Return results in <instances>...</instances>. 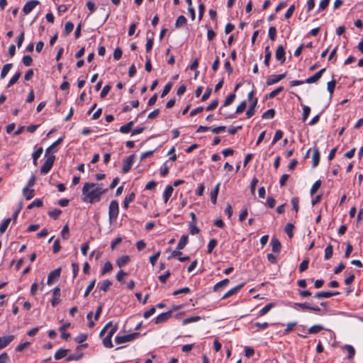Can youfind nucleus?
I'll use <instances>...</instances> for the list:
<instances>
[{
	"mask_svg": "<svg viewBox=\"0 0 363 363\" xmlns=\"http://www.w3.org/2000/svg\"><path fill=\"white\" fill-rule=\"evenodd\" d=\"M107 189H103L101 184L86 182L82 188V201L94 203L101 200V196L106 193Z\"/></svg>",
	"mask_w": 363,
	"mask_h": 363,
	"instance_id": "f257e3e1",
	"label": "nucleus"
},
{
	"mask_svg": "<svg viewBox=\"0 0 363 363\" xmlns=\"http://www.w3.org/2000/svg\"><path fill=\"white\" fill-rule=\"evenodd\" d=\"M119 213L118 203L117 201H111L108 207V217L110 222L115 220Z\"/></svg>",
	"mask_w": 363,
	"mask_h": 363,
	"instance_id": "f03ea898",
	"label": "nucleus"
},
{
	"mask_svg": "<svg viewBox=\"0 0 363 363\" xmlns=\"http://www.w3.org/2000/svg\"><path fill=\"white\" fill-rule=\"evenodd\" d=\"M55 160V155H49L40 168V173L42 174H48L50 172V170L51 169L52 167L53 166Z\"/></svg>",
	"mask_w": 363,
	"mask_h": 363,
	"instance_id": "7ed1b4c3",
	"label": "nucleus"
},
{
	"mask_svg": "<svg viewBox=\"0 0 363 363\" xmlns=\"http://www.w3.org/2000/svg\"><path fill=\"white\" fill-rule=\"evenodd\" d=\"M139 333H133L126 335L116 336L115 341L117 344L120 345L124 342H130L133 340L135 337L140 336Z\"/></svg>",
	"mask_w": 363,
	"mask_h": 363,
	"instance_id": "20e7f679",
	"label": "nucleus"
},
{
	"mask_svg": "<svg viewBox=\"0 0 363 363\" xmlns=\"http://www.w3.org/2000/svg\"><path fill=\"white\" fill-rule=\"evenodd\" d=\"M286 73H284V74H281L271 75L267 79L266 84L268 86L274 84L279 82V81L282 80L283 79H284L286 77Z\"/></svg>",
	"mask_w": 363,
	"mask_h": 363,
	"instance_id": "39448f33",
	"label": "nucleus"
},
{
	"mask_svg": "<svg viewBox=\"0 0 363 363\" xmlns=\"http://www.w3.org/2000/svg\"><path fill=\"white\" fill-rule=\"evenodd\" d=\"M39 4L40 2L38 0H30L28 1L23 8V12L25 15L28 14Z\"/></svg>",
	"mask_w": 363,
	"mask_h": 363,
	"instance_id": "423d86ee",
	"label": "nucleus"
},
{
	"mask_svg": "<svg viewBox=\"0 0 363 363\" xmlns=\"http://www.w3.org/2000/svg\"><path fill=\"white\" fill-rule=\"evenodd\" d=\"M325 72V68L320 69L318 72L315 73L313 76L307 78L305 81L307 84H312L318 82L322 77L323 74Z\"/></svg>",
	"mask_w": 363,
	"mask_h": 363,
	"instance_id": "0eeeda50",
	"label": "nucleus"
},
{
	"mask_svg": "<svg viewBox=\"0 0 363 363\" xmlns=\"http://www.w3.org/2000/svg\"><path fill=\"white\" fill-rule=\"evenodd\" d=\"M275 57L277 60L279 61L281 64H283L286 60L285 50L282 45H279L275 52Z\"/></svg>",
	"mask_w": 363,
	"mask_h": 363,
	"instance_id": "6e6552de",
	"label": "nucleus"
},
{
	"mask_svg": "<svg viewBox=\"0 0 363 363\" xmlns=\"http://www.w3.org/2000/svg\"><path fill=\"white\" fill-rule=\"evenodd\" d=\"M340 294L339 291H319L315 294L314 297L316 298H328L333 296H337Z\"/></svg>",
	"mask_w": 363,
	"mask_h": 363,
	"instance_id": "1a4fd4ad",
	"label": "nucleus"
},
{
	"mask_svg": "<svg viewBox=\"0 0 363 363\" xmlns=\"http://www.w3.org/2000/svg\"><path fill=\"white\" fill-rule=\"evenodd\" d=\"M295 306L300 307L303 310H311L315 312H319L320 308L317 306H311L309 303H296Z\"/></svg>",
	"mask_w": 363,
	"mask_h": 363,
	"instance_id": "9d476101",
	"label": "nucleus"
},
{
	"mask_svg": "<svg viewBox=\"0 0 363 363\" xmlns=\"http://www.w3.org/2000/svg\"><path fill=\"white\" fill-rule=\"evenodd\" d=\"M133 161H134V155H131L126 158V160L123 162V165L122 167L123 173H127L131 169Z\"/></svg>",
	"mask_w": 363,
	"mask_h": 363,
	"instance_id": "9b49d317",
	"label": "nucleus"
},
{
	"mask_svg": "<svg viewBox=\"0 0 363 363\" xmlns=\"http://www.w3.org/2000/svg\"><path fill=\"white\" fill-rule=\"evenodd\" d=\"M172 316V311L162 313L157 315L155 319V323L156 324H160L162 323L166 322L169 318H170Z\"/></svg>",
	"mask_w": 363,
	"mask_h": 363,
	"instance_id": "f8f14e48",
	"label": "nucleus"
},
{
	"mask_svg": "<svg viewBox=\"0 0 363 363\" xmlns=\"http://www.w3.org/2000/svg\"><path fill=\"white\" fill-rule=\"evenodd\" d=\"M60 301V289L56 287L53 290V298L51 301V304L53 307H55Z\"/></svg>",
	"mask_w": 363,
	"mask_h": 363,
	"instance_id": "ddd939ff",
	"label": "nucleus"
},
{
	"mask_svg": "<svg viewBox=\"0 0 363 363\" xmlns=\"http://www.w3.org/2000/svg\"><path fill=\"white\" fill-rule=\"evenodd\" d=\"M14 339V335H10L0 337V350L6 347Z\"/></svg>",
	"mask_w": 363,
	"mask_h": 363,
	"instance_id": "4468645a",
	"label": "nucleus"
},
{
	"mask_svg": "<svg viewBox=\"0 0 363 363\" xmlns=\"http://www.w3.org/2000/svg\"><path fill=\"white\" fill-rule=\"evenodd\" d=\"M61 273V268H57L55 270L52 271L48 277V284H50L52 283L54 279H56L60 277Z\"/></svg>",
	"mask_w": 363,
	"mask_h": 363,
	"instance_id": "2eb2a0df",
	"label": "nucleus"
},
{
	"mask_svg": "<svg viewBox=\"0 0 363 363\" xmlns=\"http://www.w3.org/2000/svg\"><path fill=\"white\" fill-rule=\"evenodd\" d=\"M320 152L317 147H313V154L312 157V167L315 168L318 166L320 162Z\"/></svg>",
	"mask_w": 363,
	"mask_h": 363,
	"instance_id": "dca6fc26",
	"label": "nucleus"
},
{
	"mask_svg": "<svg viewBox=\"0 0 363 363\" xmlns=\"http://www.w3.org/2000/svg\"><path fill=\"white\" fill-rule=\"evenodd\" d=\"M244 286V283H242L236 286H235L234 288L230 289L228 291H227L224 295L222 297L223 299H225V298H228V297L235 294L236 293H238V291L242 289Z\"/></svg>",
	"mask_w": 363,
	"mask_h": 363,
	"instance_id": "f3484780",
	"label": "nucleus"
},
{
	"mask_svg": "<svg viewBox=\"0 0 363 363\" xmlns=\"http://www.w3.org/2000/svg\"><path fill=\"white\" fill-rule=\"evenodd\" d=\"M272 250L274 252H279L281 245L277 238H273L271 240Z\"/></svg>",
	"mask_w": 363,
	"mask_h": 363,
	"instance_id": "a211bd4d",
	"label": "nucleus"
},
{
	"mask_svg": "<svg viewBox=\"0 0 363 363\" xmlns=\"http://www.w3.org/2000/svg\"><path fill=\"white\" fill-rule=\"evenodd\" d=\"M220 183H218L213 189L211 191V201L213 204L216 203L217 197L219 191Z\"/></svg>",
	"mask_w": 363,
	"mask_h": 363,
	"instance_id": "6ab92c4d",
	"label": "nucleus"
},
{
	"mask_svg": "<svg viewBox=\"0 0 363 363\" xmlns=\"http://www.w3.org/2000/svg\"><path fill=\"white\" fill-rule=\"evenodd\" d=\"M174 191L173 186L171 185H169L166 187L164 193H163V198L164 203H167L169 198L171 197L172 192Z\"/></svg>",
	"mask_w": 363,
	"mask_h": 363,
	"instance_id": "aec40b11",
	"label": "nucleus"
},
{
	"mask_svg": "<svg viewBox=\"0 0 363 363\" xmlns=\"http://www.w3.org/2000/svg\"><path fill=\"white\" fill-rule=\"evenodd\" d=\"M70 323H65L61 325L59 328V330L61 332V337L65 340H67L70 337V334L69 333H66L65 330L68 327H69Z\"/></svg>",
	"mask_w": 363,
	"mask_h": 363,
	"instance_id": "412c9836",
	"label": "nucleus"
},
{
	"mask_svg": "<svg viewBox=\"0 0 363 363\" xmlns=\"http://www.w3.org/2000/svg\"><path fill=\"white\" fill-rule=\"evenodd\" d=\"M188 242V235H183L177 244V249L181 250L184 248Z\"/></svg>",
	"mask_w": 363,
	"mask_h": 363,
	"instance_id": "4be33fe9",
	"label": "nucleus"
},
{
	"mask_svg": "<svg viewBox=\"0 0 363 363\" xmlns=\"http://www.w3.org/2000/svg\"><path fill=\"white\" fill-rule=\"evenodd\" d=\"M257 104V99H254L252 104L250 106L248 110L246 112L247 118L252 117L255 114V108Z\"/></svg>",
	"mask_w": 363,
	"mask_h": 363,
	"instance_id": "5701e85b",
	"label": "nucleus"
},
{
	"mask_svg": "<svg viewBox=\"0 0 363 363\" xmlns=\"http://www.w3.org/2000/svg\"><path fill=\"white\" fill-rule=\"evenodd\" d=\"M135 198V194L134 192H131L128 196H127L123 201V208L127 209L128 208L129 203L133 201Z\"/></svg>",
	"mask_w": 363,
	"mask_h": 363,
	"instance_id": "b1692460",
	"label": "nucleus"
},
{
	"mask_svg": "<svg viewBox=\"0 0 363 363\" xmlns=\"http://www.w3.org/2000/svg\"><path fill=\"white\" fill-rule=\"evenodd\" d=\"M43 151L42 147H38L32 155L33 157V162L34 165H37L38 159L40 157Z\"/></svg>",
	"mask_w": 363,
	"mask_h": 363,
	"instance_id": "393cba45",
	"label": "nucleus"
},
{
	"mask_svg": "<svg viewBox=\"0 0 363 363\" xmlns=\"http://www.w3.org/2000/svg\"><path fill=\"white\" fill-rule=\"evenodd\" d=\"M23 193L26 200H30L35 196L34 190L29 189L28 187L23 188Z\"/></svg>",
	"mask_w": 363,
	"mask_h": 363,
	"instance_id": "a878e982",
	"label": "nucleus"
},
{
	"mask_svg": "<svg viewBox=\"0 0 363 363\" xmlns=\"http://www.w3.org/2000/svg\"><path fill=\"white\" fill-rule=\"evenodd\" d=\"M129 261H130L129 256L123 255L117 259L116 263L119 267H122L124 265H125Z\"/></svg>",
	"mask_w": 363,
	"mask_h": 363,
	"instance_id": "bb28decb",
	"label": "nucleus"
},
{
	"mask_svg": "<svg viewBox=\"0 0 363 363\" xmlns=\"http://www.w3.org/2000/svg\"><path fill=\"white\" fill-rule=\"evenodd\" d=\"M69 351V350L62 349V348L58 350L55 354V356H54L55 359H60L65 357Z\"/></svg>",
	"mask_w": 363,
	"mask_h": 363,
	"instance_id": "cd10ccee",
	"label": "nucleus"
},
{
	"mask_svg": "<svg viewBox=\"0 0 363 363\" xmlns=\"http://www.w3.org/2000/svg\"><path fill=\"white\" fill-rule=\"evenodd\" d=\"M111 285L112 283L109 280H104L99 284L100 289L104 292L107 291Z\"/></svg>",
	"mask_w": 363,
	"mask_h": 363,
	"instance_id": "c85d7f7f",
	"label": "nucleus"
},
{
	"mask_svg": "<svg viewBox=\"0 0 363 363\" xmlns=\"http://www.w3.org/2000/svg\"><path fill=\"white\" fill-rule=\"evenodd\" d=\"M274 306V303H269L264 307H263L259 312L260 316L267 314L273 307Z\"/></svg>",
	"mask_w": 363,
	"mask_h": 363,
	"instance_id": "c756f323",
	"label": "nucleus"
},
{
	"mask_svg": "<svg viewBox=\"0 0 363 363\" xmlns=\"http://www.w3.org/2000/svg\"><path fill=\"white\" fill-rule=\"evenodd\" d=\"M264 52H265V55H264V63L266 66H269V61H270V59H271V55H272V52H271V50L269 49V46H267L264 49Z\"/></svg>",
	"mask_w": 363,
	"mask_h": 363,
	"instance_id": "7c9ffc66",
	"label": "nucleus"
},
{
	"mask_svg": "<svg viewBox=\"0 0 363 363\" xmlns=\"http://www.w3.org/2000/svg\"><path fill=\"white\" fill-rule=\"evenodd\" d=\"M323 329V327L321 325H314L309 328L308 330V333L309 334H316L318 333Z\"/></svg>",
	"mask_w": 363,
	"mask_h": 363,
	"instance_id": "2f4dec72",
	"label": "nucleus"
},
{
	"mask_svg": "<svg viewBox=\"0 0 363 363\" xmlns=\"http://www.w3.org/2000/svg\"><path fill=\"white\" fill-rule=\"evenodd\" d=\"M333 253V246L331 244H328V246L325 249V259L328 260L332 256Z\"/></svg>",
	"mask_w": 363,
	"mask_h": 363,
	"instance_id": "473e14b6",
	"label": "nucleus"
},
{
	"mask_svg": "<svg viewBox=\"0 0 363 363\" xmlns=\"http://www.w3.org/2000/svg\"><path fill=\"white\" fill-rule=\"evenodd\" d=\"M229 283L228 279H225L219 282H218L214 286H213V291H218L220 288L226 286Z\"/></svg>",
	"mask_w": 363,
	"mask_h": 363,
	"instance_id": "72a5a7b5",
	"label": "nucleus"
},
{
	"mask_svg": "<svg viewBox=\"0 0 363 363\" xmlns=\"http://www.w3.org/2000/svg\"><path fill=\"white\" fill-rule=\"evenodd\" d=\"M12 66H13V65L11 63H9V64H6L3 67L1 72V78L4 79L7 75L8 72L10 71Z\"/></svg>",
	"mask_w": 363,
	"mask_h": 363,
	"instance_id": "f704fd0d",
	"label": "nucleus"
},
{
	"mask_svg": "<svg viewBox=\"0 0 363 363\" xmlns=\"http://www.w3.org/2000/svg\"><path fill=\"white\" fill-rule=\"evenodd\" d=\"M11 221V218H6V219H5L4 220V222L0 225V233L2 234V233H4L6 230V229H7L9 225L10 224Z\"/></svg>",
	"mask_w": 363,
	"mask_h": 363,
	"instance_id": "c9c22d12",
	"label": "nucleus"
},
{
	"mask_svg": "<svg viewBox=\"0 0 363 363\" xmlns=\"http://www.w3.org/2000/svg\"><path fill=\"white\" fill-rule=\"evenodd\" d=\"M186 23V18L184 16H179L175 22V27L179 28L180 26Z\"/></svg>",
	"mask_w": 363,
	"mask_h": 363,
	"instance_id": "e433bc0d",
	"label": "nucleus"
},
{
	"mask_svg": "<svg viewBox=\"0 0 363 363\" xmlns=\"http://www.w3.org/2000/svg\"><path fill=\"white\" fill-rule=\"evenodd\" d=\"M294 228V225L292 223H287L285 226L284 231L290 238H291L294 235V234H293Z\"/></svg>",
	"mask_w": 363,
	"mask_h": 363,
	"instance_id": "4c0bfd02",
	"label": "nucleus"
},
{
	"mask_svg": "<svg viewBox=\"0 0 363 363\" xmlns=\"http://www.w3.org/2000/svg\"><path fill=\"white\" fill-rule=\"evenodd\" d=\"M345 349L348 353L347 358L350 359H352L355 354L354 348L350 345H345Z\"/></svg>",
	"mask_w": 363,
	"mask_h": 363,
	"instance_id": "58836bf2",
	"label": "nucleus"
},
{
	"mask_svg": "<svg viewBox=\"0 0 363 363\" xmlns=\"http://www.w3.org/2000/svg\"><path fill=\"white\" fill-rule=\"evenodd\" d=\"M189 232L191 235L198 234L200 231L199 228L196 225V223L190 222L189 224Z\"/></svg>",
	"mask_w": 363,
	"mask_h": 363,
	"instance_id": "ea45409f",
	"label": "nucleus"
},
{
	"mask_svg": "<svg viewBox=\"0 0 363 363\" xmlns=\"http://www.w3.org/2000/svg\"><path fill=\"white\" fill-rule=\"evenodd\" d=\"M321 186V181H316L311 188L310 193L311 195L315 194Z\"/></svg>",
	"mask_w": 363,
	"mask_h": 363,
	"instance_id": "a19ab883",
	"label": "nucleus"
},
{
	"mask_svg": "<svg viewBox=\"0 0 363 363\" xmlns=\"http://www.w3.org/2000/svg\"><path fill=\"white\" fill-rule=\"evenodd\" d=\"M21 75V72H16L13 77L10 79L8 84V87L13 86L14 84L17 82Z\"/></svg>",
	"mask_w": 363,
	"mask_h": 363,
	"instance_id": "79ce46f5",
	"label": "nucleus"
},
{
	"mask_svg": "<svg viewBox=\"0 0 363 363\" xmlns=\"http://www.w3.org/2000/svg\"><path fill=\"white\" fill-rule=\"evenodd\" d=\"M111 338L112 337L108 335L104 338L103 345L105 347L111 348L113 347Z\"/></svg>",
	"mask_w": 363,
	"mask_h": 363,
	"instance_id": "37998d69",
	"label": "nucleus"
},
{
	"mask_svg": "<svg viewBox=\"0 0 363 363\" xmlns=\"http://www.w3.org/2000/svg\"><path fill=\"white\" fill-rule=\"evenodd\" d=\"M61 235H62V238L65 239V240H68L69 239V227H68L67 224H66L62 228V230L61 231Z\"/></svg>",
	"mask_w": 363,
	"mask_h": 363,
	"instance_id": "c03bdc74",
	"label": "nucleus"
},
{
	"mask_svg": "<svg viewBox=\"0 0 363 363\" xmlns=\"http://www.w3.org/2000/svg\"><path fill=\"white\" fill-rule=\"evenodd\" d=\"M274 115H275L274 109L271 108V109H269L267 111H265L262 114V118H264V119H265V118H274Z\"/></svg>",
	"mask_w": 363,
	"mask_h": 363,
	"instance_id": "a18cd8bd",
	"label": "nucleus"
},
{
	"mask_svg": "<svg viewBox=\"0 0 363 363\" xmlns=\"http://www.w3.org/2000/svg\"><path fill=\"white\" fill-rule=\"evenodd\" d=\"M112 269H113L112 264L110 262H106L104 264V267L101 269V274L104 275V274H106L107 272L111 271Z\"/></svg>",
	"mask_w": 363,
	"mask_h": 363,
	"instance_id": "49530a36",
	"label": "nucleus"
},
{
	"mask_svg": "<svg viewBox=\"0 0 363 363\" xmlns=\"http://www.w3.org/2000/svg\"><path fill=\"white\" fill-rule=\"evenodd\" d=\"M199 320H201V317L199 316V315L191 316V317H189L187 318H185L183 320V325H186L188 323L196 322V321H198Z\"/></svg>",
	"mask_w": 363,
	"mask_h": 363,
	"instance_id": "de8ad7c7",
	"label": "nucleus"
},
{
	"mask_svg": "<svg viewBox=\"0 0 363 363\" xmlns=\"http://www.w3.org/2000/svg\"><path fill=\"white\" fill-rule=\"evenodd\" d=\"M95 283H96V279H94L92 280L89 284L87 286L85 291H84V297H86L88 296V295L89 294V293L91 291V290L94 289V286H95Z\"/></svg>",
	"mask_w": 363,
	"mask_h": 363,
	"instance_id": "09e8293b",
	"label": "nucleus"
},
{
	"mask_svg": "<svg viewBox=\"0 0 363 363\" xmlns=\"http://www.w3.org/2000/svg\"><path fill=\"white\" fill-rule=\"evenodd\" d=\"M74 29V24L70 22V21H68L65 23V34L67 35H69Z\"/></svg>",
	"mask_w": 363,
	"mask_h": 363,
	"instance_id": "8fccbe9b",
	"label": "nucleus"
},
{
	"mask_svg": "<svg viewBox=\"0 0 363 363\" xmlns=\"http://www.w3.org/2000/svg\"><path fill=\"white\" fill-rule=\"evenodd\" d=\"M335 84H336V82L335 80L328 82L327 84V89L330 94V97L332 96V94H333V91H334V89L335 87Z\"/></svg>",
	"mask_w": 363,
	"mask_h": 363,
	"instance_id": "3c124183",
	"label": "nucleus"
},
{
	"mask_svg": "<svg viewBox=\"0 0 363 363\" xmlns=\"http://www.w3.org/2000/svg\"><path fill=\"white\" fill-rule=\"evenodd\" d=\"M62 213V211L58 209V208H55L53 209L52 211H50L48 212V215L54 218V219H57L59 216L60 215V213Z\"/></svg>",
	"mask_w": 363,
	"mask_h": 363,
	"instance_id": "603ef678",
	"label": "nucleus"
},
{
	"mask_svg": "<svg viewBox=\"0 0 363 363\" xmlns=\"http://www.w3.org/2000/svg\"><path fill=\"white\" fill-rule=\"evenodd\" d=\"M292 208L297 213L298 211V203L299 199L298 197H294L291 200Z\"/></svg>",
	"mask_w": 363,
	"mask_h": 363,
	"instance_id": "864d4df0",
	"label": "nucleus"
},
{
	"mask_svg": "<svg viewBox=\"0 0 363 363\" xmlns=\"http://www.w3.org/2000/svg\"><path fill=\"white\" fill-rule=\"evenodd\" d=\"M172 84L171 82H169L167 83L163 90H162V92L161 94V97H164L167 94H168V93L170 91L171 89H172Z\"/></svg>",
	"mask_w": 363,
	"mask_h": 363,
	"instance_id": "5fc2aeb1",
	"label": "nucleus"
},
{
	"mask_svg": "<svg viewBox=\"0 0 363 363\" xmlns=\"http://www.w3.org/2000/svg\"><path fill=\"white\" fill-rule=\"evenodd\" d=\"M308 263H309V259L307 258L306 259H304L299 265V272H304L305 270L307 269L308 267Z\"/></svg>",
	"mask_w": 363,
	"mask_h": 363,
	"instance_id": "6e6d98bb",
	"label": "nucleus"
},
{
	"mask_svg": "<svg viewBox=\"0 0 363 363\" xmlns=\"http://www.w3.org/2000/svg\"><path fill=\"white\" fill-rule=\"evenodd\" d=\"M235 99V94H230L228 96V97L225 99L223 106H229L233 103V101Z\"/></svg>",
	"mask_w": 363,
	"mask_h": 363,
	"instance_id": "4d7b16f0",
	"label": "nucleus"
},
{
	"mask_svg": "<svg viewBox=\"0 0 363 363\" xmlns=\"http://www.w3.org/2000/svg\"><path fill=\"white\" fill-rule=\"evenodd\" d=\"M43 206V202L40 199H36L33 202H32L31 203H30L27 208L28 209H31L34 207H41Z\"/></svg>",
	"mask_w": 363,
	"mask_h": 363,
	"instance_id": "13d9d810",
	"label": "nucleus"
},
{
	"mask_svg": "<svg viewBox=\"0 0 363 363\" xmlns=\"http://www.w3.org/2000/svg\"><path fill=\"white\" fill-rule=\"evenodd\" d=\"M311 112V108L308 106H303V121L305 122Z\"/></svg>",
	"mask_w": 363,
	"mask_h": 363,
	"instance_id": "bf43d9fd",
	"label": "nucleus"
},
{
	"mask_svg": "<svg viewBox=\"0 0 363 363\" xmlns=\"http://www.w3.org/2000/svg\"><path fill=\"white\" fill-rule=\"evenodd\" d=\"M283 136V132L281 130H277L275 133L274 137L272 142V145L276 143L278 140H279Z\"/></svg>",
	"mask_w": 363,
	"mask_h": 363,
	"instance_id": "052dcab7",
	"label": "nucleus"
},
{
	"mask_svg": "<svg viewBox=\"0 0 363 363\" xmlns=\"http://www.w3.org/2000/svg\"><path fill=\"white\" fill-rule=\"evenodd\" d=\"M217 245V240L211 239L208 244V252L211 253Z\"/></svg>",
	"mask_w": 363,
	"mask_h": 363,
	"instance_id": "680f3d73",
	"label": "nucleus"
},
{
	"mask_svg": "<svg viewBox=\"0 0 363 363\" xmlns=\"http://www.w3.org/2000/svg\"><path fill=\"white\" fill-rule=\"evenodd\" d=\"M86 334L81 333L74 338V341L77 343H82L86 340Z\"/></svg>",
	"mask_w": 363,
	"mask_h": 363,
	"instance_id": "e2e57ef3",
	"label": "nucleus"
},
{
	"mask_svg": "<svg viewBox=\"0 0 363 363\" xmlns=\"http://www.w3.org/2000/svg\"><path fill=\"white\" fill-rule=\"evenodd\" d=\"M297 325V323L296 322H294V323H289L287 325H286V328L284 329V334H288L291 331H292L294 328V327Z\"/></svg>",
	"mask_w": 363,
	"mask_h": 363,
	"instance_id": "0e129e2a",
	"label": "nucleus"
},
{
	"mask_svg": "<svg viewBox=\"0 0 363 363\" xmlns=\"http://www.w3.org/2000/svg\"><path fill=\"white\" fill-rule=\"evenodd\" d=\"M111 86L110 85H106L104 86L102 91L100 93V97L104 99L106 96L109 91L111 90Z\"/></svg>",
	"mask_w": 363,
	"mask_h": 363,
	"instance_id": "69168bd1",
	"label": "nucleus"
},
{
	"mask_svg": "<svg viewBox=\"0 0 363 363\" xmlns=\"http://www.w3.org/2000/svg\"><path fill=\"white\" fill-rule=\"evenodd\" d=\"M23 63L25 66L28 67L30 66L33 62V59L30 55H25L23 57Z\"/></svg>",
	"mask_w": 363,
	"mask_h": 363,
	"instance_id": "338daca9",
	"label": "nucleus"
},
{
	"mask_svg": "<svg viewBox=\"0 0 363 363\" xmlns=\"http://www.w3.org/2000/svg\"><path fill=\"white\" fill-rule=\"evenodd\" d=\"M123 52L120 48H116L113 52V58L115 60H118L122 57Z\"/></svg>",
	"mask_w": 363,
	"mask_h": 363,
	"instance_id": "774afa93",
	"label": "nucleus"
}]
</instances>
